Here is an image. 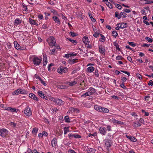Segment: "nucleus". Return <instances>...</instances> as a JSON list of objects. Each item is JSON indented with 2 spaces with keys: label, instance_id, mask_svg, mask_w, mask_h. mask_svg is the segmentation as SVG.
<instances>
[{
  "label": "nucleus",
  "instance_id": "f257e3e1",
  "mask_svg": "<svg viewBox=\"0 0 153 153\" xmlns=\"http://www.w3.org/2000/svg\"><path fill=\"white\" fill-rule=\"evenodd\" d=\"M94 108L97 111L101 112L107 113L109 111V110L107 108L97 105H95L94 106Z\"/></svg>",
  "mask_w": 153,
  "mask_h": 153
},
{
  "label": "nucleus",
  "instance_id": "f03ea898",
  "mask_svg": "<svg viewBox=\"0 0 153 153\" xmlns=\"http://www.w3.org/2000/svg\"><path fill=\"white\" fill-rule=\"evenodd\" d=\"M47 41L51 47L54 46L56 43L55 39L53 36H50L47 39Z\"/></svg>",
  "mask_w": 153,
  "mask_h": 153
},
{
  "label": "nucleus",
  "instance_id": "7ed1b4c3",
  "mask_svg": "<svg viewBox=\"0 0 153 153\" xmlns=\"http://www.w3.org/2000/svg\"><path fill=\"white\" fill-rule=\"evenodd\" d=\"M68 71V68L66 67L62 66H60L57 69L58 72L61 74H62L63 73H66Z\"/></svg>",
  "mask_w": 153,
  "mask_h": 153
},
{
  "label": "nucleus",
  "instance_id": "20e7f679",
  "mask_svg": "<svg viewBox=\"0 0 153 153\" xmlns=\"http://www.w3.org/2000/svg\"><path fill=\"white\" fill-rule=\"evenodd\" d=\"M41 59L37 57H35L33 59V61L34 65L37 66L39 65L41 62Z\"/></svg>",
  "mask_w": 153,
  "mask_h": 153
},
{
  "label": "nucleus",
  "instance_id": "39448f33",
  "mask_svg": "<svg viewBox=\"0 0 153 153\" xmlns=\"http://www.w3.org/2000/svg\"><path fill=\"white\" fill-rule=\"evenodd\" d=\"M8 131L5 128L0 129V135L3 137H5L8 134Z\"/></svg>",
  "mask_w": 153,
  "mask_h": 153
},
{
  "label": "nucleus",
  "instance_id": "423d86ee",
  "mask_svg": "<svg viewBox=\"0 0 153 153\" xmlns=\"http://www.w3.org/2000/svg\"><path fill=\"white\" fill-rule=\"evenodd\" d=\"M79 109L75 108L72 107H71L69 108L68 111L69 114H78L79 112ZM68 113V112H67Z\"/></svg>",
  "mask_w": 153,
  "mask_h": 153
},
{
  "label": "nucleus",
  "instance_id": "0eeeda50",
  "mask_svg": "<svg viewBox=\"0 0 153 153\" xmlns=\"http://www.w3.org/2000/svg\"><path fill=\"white\" fill-rule=\"evenodd\" d=\"M4 109L9 111L10 112H20L18 109H16L15 108H12L10 107H5L4 108Z\"/></svg>",
  "mask_w": 153,
  "mask_h": 153
},
{
  "label": "nucleus",
  "instance_id": "6e6552de",
  "mask_svg": "<svg viewBox=\"0 0 153 153\" xmlns=\"http://www.w3.org/2000/svg\"><path fill=\"white\" fill-rule=\"evenodd\" d=\"M55 102L57 105L59 106H61L64 105V102L61 99L56 98Z\"/></svg>",
  "mask_w": 153,
  "mask_h": 153
},
{
  "label": "nucleus",
  "instance_id": "1a4fd4ad",
  "mask_svg": "<svg viewBox=\"0 0 153 153\" xmlns=\"http://www.w3.org/2000/svg\"><path fill=\"white\" fill-rule=\"evenodd\" d=\"M109 121L110 122H112L114 123H117L120 125H123L124 124L123 122L116 120L115 119H114L113 118L111 119L109 118Z\"/></svg>",
  "mask_w": 153,
  "mask_h": 153
},
{
  "label": "nucleus",
  "instance_id": "9d476101",
  "mask_svg": "<svg viewBox=\"0 0 153 153\" xmlns=\"http://www.w3.org/2000/svg\"><path fill=\"white\" fill-rule=\"evenodd\" d=\"M99 50L100 52L101 53L104 54H105V47L102 46L100 45L99 47Z\"/></svg>",
  "mask_w": 153,
  "mask_h": 153
},
{
  "label": "nucleus",
  "instance_id": "9b49d317",
  "mask_svg": "<svg viewBox=\"0 0 153 153\" xmlns=\"http://www.w3.org/2000/svg\"><path fill=\"white\" fill-rule=\"evenodd\" d=\"M100 131L101 134L103 135H105L106 134V128L105 127H100Z\"/></svg>",
  "mask_w": 153,
  "mask_h": 153
},
{
  "label": "nucleus",
  "instance_id": "f8f14e48",
  "mask_svg": "<svg viewBox=\"0 0 153 153\" xmlns=\"http://www.w3.org/2000/svg\"><path fill=\"white\" fill-rule=\"evenodd\" d=\"M29 97L35 100L38 101V99L36 96L33 93H30L29 95Z\"/></svg>",
  "mask_w": 153,
  "mask_h": 153
},
{
  "label": "nucleus",
  "instance_id": "ddd939ff",
  "mask_svg": "<svg viewBox=\"0 0 153 153\" xmlns=\"http://www.w3.org/2000/svg\"><path fill=\"white\" fill-rule=\"evenodd\" d=\"M14 44L15 47L16 49L19 50H22V48L21 47L20 45L18 44L17 42L14 41Z\"/></svg>",
  "mask_w": 153,
  "mask_h": 153
},
{
  "label": "nucleus",
  "instance_id": "4468645a",
  "mask_svg": "<svg viewBox=\"0 0 153 153\" xmlns=\"http://www.w3.org/2000/svg\"><path fill=\"white\" fill-rule=\"evenodd\" d=\"M38 94L42 98L45 99V100H47L45 98V94L43 93V92L40 91H39L37 92Z\"/></svg>",
  "mask_w": 153,
  "mask_h": 153
},
{
  "label": "nucleus",
  "instance_id": "2eb2a0df",
  "mask_svg": "<svg viewBox=\"0 0 153 153\" xmlns=\"http://www.w3.org/2000/svg\"><path fill=\"white\" fill-rule=\"evenodd\" d=\"M57 139L55 138L53 139L51 141V144L53 147H55L57 144Z\"/></svg>",
  "mask_w": 153,
  "mask_h": 153
},
{
  "label": "nucleus",
  "instance_id": "dca6fc26",
  "mask_svg": "<svg viewBox=\"0 0 153 153\" xmlns=\"http://www.w3.org/2000/svg\"><path fill=\"white\" fill-rule=\"evenodd\" d=\"M53 19L56 23H57L59 24H60V22L59 19L58 17L56 16H54L52 18Z\"/></svg>",
  "mask_w": 153,
  "mask_h": 153
},
{
  "label": "nucleus",
  "instance_id": "f3484780",
  "mask_svg": "<svg viewBox=\"0 0 153 153\" xmlns=\"http://www.w3.org/2000/svg\"><path fill=\"white\" fill-rule=\"evenodd\" d=\"M20 88L14 91L12 93L13 95H18L20 94Z\"/></svg>",
  "mask_w": 153,
  "mask_h": 153
},
{
  "label": "nucleus",
  "instance_id": "a211bd4d",
  "mask_svg": "<svg viewBox=\"0 0 153 153\" xmlns=\"http://www.w3.org/2000/svg\"><path fill=\"white\" fill-rule=\"evenodd\" d=\"M105 144L107 147V150H108L109 148L111 146V145L110 144V140H107V141H106L105 142Z\"/></svg>",
  "mask_w": 153,
  "mask_h": 153
},
{
  "label": "nucleus",
  "instance_id": "6ab92c4d",
  "mask_svg": "<svg viewBox=\"0 0 153 153\" xmlns=\"http://www.w3.org/2000/svg\"><path fill=\"white\" fill-rule=\"evenodd\" d=\"M94 70V68L92 66L88 67L87 69V71L89 73L92 72Z\"/></svg>",
  "mask_w": 153,
  "mask_h": 153
},
{
  "label": "nucleus",
  "instance_id": "aec40b11",
  "mask_svg": "<svg viewBox=\"0 0 153 153\" xmlns=\"http://www.w3.org/2000/svg\"><path fill=\"white\" fill-rule=\"evenodd\" d=\"M22 20H20L19 19H16L14 21V23L16 25H19L21 23Z\"/></svg>",
  "mask_w": 153,
  "mask_h": 153
},
{
  "label": "nucleus",
  "instance_id": "412c9836",
  "mask_svg": "<svg viewBox=\"0 0 153 153\" xmlns=\"http://www.w3.org/2000/svg\"><path fill=\"white\" fill-rule=\"evenodd\" d=\"M68 62L70 64L72 65L77 62V59H69Z\"/></svg>",
  "mask_w": 153,
  "mask_h": 153
},
{
  "label": "nucleus",
  "instance_id": "4be33fe9",
  "mask_svg": "<svg viewBox=\"0 0 153 153\" xmlns=\"http://www.w3.org/2000/svg\"><path fill=\"white\" fill-rule=\"evenodd\" d=\"M24 113L25 114H30L31 112L30 109L28 107H27L24 111Z\"/></svg>",
  "mask_w": 153,
  "mask_h": 153
},
{
  "label": "nucleus",
  "instance_id": "5701e85b",
  "mask_svg": "<svg viewBox=\"0 0 153 153\" xmlns=\"http://www.w3.org/2000/svg\"><path fill=\"white\" fill-rule=\"evenodd\" d=\"M20 94H28L27 91L25 89L20 88Z\"/></svg>",
  "mask_w": 153,
  "mask_h": 153
},
{
  "label": "nucleus",
  "instance_id": "b1692460",
  "mask_svg": "<svg viewBox=\"0 0 153 153\" xmlns=\"http://www.w3.org/2000/svg\"><path fill=\"white\" fill-rule=\"evenodd\" d=\"M88 38L86 36L84 37L82 39L83 42L86 45H87L88 43Z\"/></svg>",
  "mask_w": 153,
  "mask_h": 153
},
{
  "label": "nucleus",
  "instance_id": "393cba45",
  "mask_svg": "<svg viewBox=\"0 0 153 153\" xmlns=\"http://www.w3.org/2000/svg\"><path fill=\"white\" fill-rule=\"evenodd\" d=\"M127 23H121V25L119 27L120 28H124L126 27Z\"/></svg>",
  "mask_w": 153,
  "mask_h": 153
},
{
  "label": "nucleus",
  "instance_id": "a878e982",
  "mask_svg": "<svg viewBox=\"0 0 153 153\" xmlns=\"http://www.w3.org/2000/svg\"><path fill=\"white\" fill-rule=\"evenodd\" d=\"M140 124L138 122H136L134 123L133 126L135 127H137L140 126Z\"/></svg>",
  "mask_w": 153,
  "mask_h": 153
},
{
  "label": "nucleus",
  "instance_id": "bb28decb",
  "mask_svg": "<svg viewBox=\"0 0 153 153\" xmlns=\"http://www.w3.org/2000/svg\"><path fill=\"white\" fill-rule=\"evenodd\" d=\"M89 91L91 93V95L93 94L94 93L96 92L95 89L92 87L90 88L89 89Z\"/></svg>",
  "mask_w": 153,
  "mask_h": 153
},
{
  "label": "nucleus",
  "instance_id": "cd10ccee",
  "mask_svg": "<svg viewBox=\"0 0 153 153\" xmlns=\"http://www.w3.org/2000/svg\"><path fill=\"white\" fill-rule=\"evenodd\" d=\"M29 20L30 21V23L32 25H36V23L35 21L34 20L30 18H29Z\"/></svg>",
  "mask_w": 153,
  "mask_h": 153
},
{
  "label": "nucleus",
  "instance_id": "c85d7f7f",
  "mask_svg": "<svg viewBox=\"0 0 153 153\" xmlns=\"http://www.w3.org/2000/svg\"><path fill=\"white\" fill-rule=\"evenodd\" d=\"M91 95V94L90 92L88 91L87 92L85 93L84 94L82 95H81L82 97H86L87 96H88Z\"/></svg>",
  "mask_w": 153,
  "mask_h": 153
},
{
  "label": "nucleus",
  "instance_id": "c756f323",
  "mask_svg": "<svg viewBox=\"0 0 153 153\" xmlns=\"http://www.w3.org/2000/svg\"><path fill=\"white\" fill-rule=\"evenodd\" d=\"M64 119H65V121L66 122H67V123L70 122V119L69 118L68 115L65 116L64 117Z\"/></svg>",
  "mask_w": 153,
  "mask_h": 153
},
{
  "label": "nucleus",
  "instance_id": "7c9ffc66",
  "mask_svg": "<svg viewBox=\"0 0 153 153\" xmlns=\"http://www.w3.org/2000/svg\"><path fill=\"white\" fill-rule=\"evenodd\" d=\"M100 35L101 36V38L99 39V41L102 42H104L105 40V37L102 34H100Z\"/></svg>",
  "mask_w": 153,
  "mask_h": 153
},
{
  "label": "nucleus",
  "instance_id": "2f4dec72",
  "mask_svg": "<svg viewBox=\"0 0 153 153\" xmlns=\"http://www.w3.org/2000/svg\"><path fill=\"white\" fill-rule=\"evenodd\" d=\"M115 16L118 19H120L121 18L120 13L119 14L118 12L116 11L115 13Z\"/></svg>",
  "mask_w": 153,
  "mask_h": 153
},
{
  "label": "nucleus",
  "instance_id": "473e14b6",
  "mask_svg": "<svg viewBox=\"0 0 153 153\" xmlns=\"http://www.w3.org/2000/svg\"><path fill=\"white\" fill-rule=\"evenodd\" d=\"M38 79L40 81L41 83L42 84L44 85L45 86H46V83H45V82L39 76H38Z\"/></svg>",
  "mask_w": 153,
  "mask_h": 153
},
{
  "label": "nucleus",
  "instance_id": "72a5a7b5",
  "mask_svg": "<svg viewBox=\"0 0 153 153\" xmlns=\"http://www.w3.org/2000/svg\"><path fill=\"white\" fill-rule=\"evenodd\" d=\"M128 139L133 142H136L137 141V139L133 137H130Z\"/></svg>",
  "mask_w": 153,
  "mask_h": 153
},
{
  "label": "nucleus",
  "instance_id": "f704fd0d",
  "mask_svg": "<svg viewBox=\"0 0 153 153\" xmlns=\"http://www.w3.org/2000/svg\"><path fill=\"white\" fill-rule=\"evenodd\" d=\"M114 45L115 46L117 50H118L119 51H120V49L119 48V46L117 43L116 42H114Z\"/></svg>",
  "mask_w": 153,
  "mask_h": 153
},
{
  "label": "nucleus",
  "instance_id": "c9c22d12",
  "mask_svg": "<svg viewBox=\"0 0 153 153\" xmlns=\"http://www.w3.org/2000/svg\"><path fill=\"white\" fill-rule=\"evenodd\" d=\"M106 5L110 9L112 8L113 6L108 1H107L106 3Z\"/></svg>",
  "mask_w": 153,
  "mask_h": 153
},
{
  "label": "nucleus",
  "instance_id": "e433bc0d",
  "mask_svg": "<svg viewBox=\"0 0 153 153\" xmlns=\"http://www.w3.org/2000/svg\"><path fill=\"white\" fill-rule=\"evenodd\" d=\"M69 127H65L64 128V134H66L67 132H68L69 131L68 129Z\"/></svg>",
  "mask_w": 153,
  "mask_h": 153
},
{
  "label": "nucleus",
  "instance_id": "4c0bfd02",
  "mask_svg": "<svg viewBox=\"0 0 153 153\" xmlns=\"http://www.w3.org/2000/svg\"><path fill=\"white\" fill-rule=\"evenodd\" d=\"M112 35L115 38L118 35V33L116 31H114L112 33Z\"/></svg>",
  "mask_w": 153,
  "mask_h": 153
},
{
  "label": "nucleus",
  "instance_id": "58836bf2",
  "mask_svg": "<svg viewBox=\"0 0 153 153\" xmlns=\"http://www.w3.org/2000/svg\"><path fill=\"white\" fill-rule=\"evenodd\" d=\"M38 130V129L35 128H34L32 131V132L33 134H36Z\"/></svg>",
  "mask_w": 153,
  "mask_h": 153
},
{
  "label": "nucleus",
  "instance_id": "ea45409f",
  "mask_svg": "<svg viewBox=\"0 0 153 153\" xmlns=\"http://www.w3.org/2000/svg\"><path fill=\"white\" fill-rule=\"evenodd\" d=\"M68 40H69L71 42L74 44V45H76V40H72L71 39L67 38Z\"/></svg>",
  "mask_w": 153,
  "mask_h": 153
},
{
  "label": "nucleus",
  "instance_id": "a19ab883",
  "mask_svg": "<svg viewBox=\"0 0 153 153\" xmlns=\"http://www.w3.org/2000/svg\"><path fill=\"white\" fill-rule=\"evenodd\" d=\"M88 14L91 21L94 22H95L96 21V19L93 17L92 16H91V14H90L89 13Z\"/></svg>",
  "mask_w": 153,
  "mask_h": 153
},
{
  "label": "nucleus",
  "instance_id": "79ce46f5",
  "mask_svg": "<svg viewBox=\"0 0 153 153\" xmlns=\"http://www.w3.org/2000/svg\"><path fill=\"white\" fill-rule=\"evenodd\" d=\"M88 150L90 153H94L95 152L96 150L94 149L89 148L88 149Z\"/></svg>",
  "mask_w": 153,
  "mask_h": 153
},
{
  "label": "nucleus",
  "instance_id": "37998d69",
  "mask_svg": "<svg viewBox=\"0 0 153 153\" xmlns=\"http://www.w3.org/2000/svg\"><path fill=\"white\" fill-rule=\"evenodd\" d=\"M52 110L54 114H56V113L59 111L58 109L55 108H52Z\"/></svg>",
  "mask_w": 153,
  "mask_h": 153
},
{
  "label": "nucleus",
  "instance_id": "c03bdc74",
  "mask_svg": "<svg viewBox=\"0 0 153 153\" xmlns=\"http://www.w3.org/2000/svg\"><path fill=\"white\" fill-rule=\"evenodd\" d=\"M77 82L75 81H73L72 82H69V85L70 86H72L76 84Z\"/></svg>",
  "mask_w": 153,
  "mask_h": 153
},
{
  "label": "nucleus",
  "instance_id": "a18cd8bd",
  "mask_svg": "<svg viewBox=\"0 0 153 153\" xmlns=\"http://www.w3.org/2000/svg\"><path fill=\"white\" fill-rule=\"evenodd\" d=\"M100 34L99 33H97V31L95 32V33L93 34V36L95 38H97L99 36Z\"/></svg>",
  "mask_w": 153,
  "mask_h": 153
},
{
  "label": "nucleus",
  "instance_id": "49530a36",
  "mask_svg": "<svg viewBox=\"0 0 153 153\" xmlns=\"http://www.w3.org/2000/svg\"><path fill=\"white\" fill-rule=\"evenodd\" d=\"M73 136L74 138H79L81 137V136L76 134H74Z\"/></svg>",
  "mask_w": 153,
  "mask_h": 153
},
{
  "label": "nucleus",
  "instance_id": "de8ad7c7",
  "mask_svg": "<svg viewBox=\"0 0 153 153\" xmlns=\"http://www.w3.org/2000/svg\"><path fill=\"white\" fill-rule=\"evenodd\" d=\"M54 64L53 63H51L48 66V70L50 71V70H51V67L52 66H53L54 65Z\"/></svg>",
  "mask_w": 153,
  "mask_h": 153
},
{
  "label": "nucleus",
  "instance_id": "09e8293b",
  "mask_svg": "<svg viewBox=\"0 0 153 153\" xmlns=\"http://www.w3.org/2000/svg\"><path fill=\"white\" fill-rule=\"evenodd\" d=\"M58 88L60 89H64L67 88V86L65 85H58Z\"/></svg>",
  "mask_w": 153,
  "mask_h": 153
},
{
  "label": "nucleus",
  "instance_id": "8fccbe9b",
  "mask_svg": "<svg viewBox=\"0 0 153 153\" xmlns=\"http://www.w3.org/2000/svg\"><path fill=\"white\" fill-rule=\"evenodd\" d=\"M10 125L13 127L15 128L16 126V124L14 122H11L10 123Z\"/></svg>",
  "mask_w": 153,
  "mask_h": 153
},
{
  "label": "nucleus",
  "instance_id": "3c124183",
  "mask_svg": "<svg viewBox=\"0 0 153 153\" xmlns=\"http://www.w3.org/2000/svg\"><path fill=\"white\" fill-rule=\"evenodd\" d=\"M69 34L72 36L73 37H75L76 36V34L75 33L72 32H70L69 33Z\"/></svg>",
  "mask_w": 153,
  "mask_h": 153
},
{
  "label": "nucleus",
  "instance_id": "603ef678",
  "mask_svg": "<svg viewBox=\"0 0 153 153\" xmlns=\"http://www.w3.org/2000/svg\"><path fill=\"white\" fill-rule=\"evenodd\" d=\"M94 74L97 77L99 76V74L98 73V71L97 69H96L94 72Z\"/></svg>",
  "mask_w": 153,
  "mask_h": 153
},
{
  "label": "nucleus",
  "instance_id": "864d4df0",
  "mask_svg": "<svg viewBox=\"0 0 153 153\" xmlns=\"http://www.w3.org/2000/svg\"><path fill=\"white\" fill-rule=\"evenodd\" d=\"M123 58L121 56H118L116 57V59L117 60H122Z\"/></svg>",
  "mask_w": 153,
  "mask_h": 153
},
{
  "label": "nucleus",
  "instance_id": "5fc2aeb1",
  "mask_svg": "<svg viewBox=\"0 0 153 153\" xmlns=\"http://www.w3.org/2000/svg\"><path fill=\"white\" fill-rule=\"evenodd\" d=\"M121 16H123V18H126V14L124 12H121L120 13Z\"/></svg>",
  "mask_w": 153,
  "mask_h": 153
},
{
  "label": "nucleus",
  "instance_id": "6e6d98bb",
  "mask_svg": "<svg viewBox=\"0 0 153 153\" xmlns=\"http://www.w3.org/2000/svg\"><path fill=\"white\" fill-rule=\"evenodd\" d=\"M115 6L116 7L118 8L120 10L122 9V7L121 6L118 4H116Z\"/></svg>",
  "mask_w": 153,
  "mask_h": 153
},
{
  "label": "nucleus",
  "instance_id": "4d7b16f0",
  "mask_svg": "<svg viewBox=\"0 0 153 153\" xmlns=\"http://www.w3.org/2000/svg\"><path fill=\"white\" fill-rule=\"evenodd\" d=\"M123 11L126 12V13H129L131 12V11L129 9H125L123 10Z\"/></svg>",
  "mask_w": 153,
  "mask_h": 153
},
{
  "label": "nucleus",
  "instance_id": "13d9d810",
  "mask_svg": "<svg viewBox=\"0 0 153 153\" xmlns=\"http://www.w3.org/2000/svg\"><path fill=\"white\" fill-rule=\"evenodd\" d=\"M146 39L149 42L151 43L153 41L149 37H146Z\"/></svg>",
  "mask_w": 153,
  "mask_h": 153
},
{
  "label": "nucleus",
  "instance_id": "bf43d9fd",
  "mask_svg": "<svg viewBox=\"0 0 153 153\" xmlns=\"http://www.w3.org/2000/svg\"><path fill=\"white\" fill-rule=\"evenodd\" d=\"M120 86L124 89H126V87L125 86L124 83L123 82L120 84Z\"/></svg>",
  "mask_w": 153,
  "mask_h": 153
},
{
  "label": "nucleus",
  "instance_id": "052dcab7",
  "mask_svg": "<svg viewBox=\"0 0 153 153\" xmlns=\"http://www.w3.org/2000/svg\"><path fill=\"white\" fill-rule=\"evenodd\" d=\"M128 44L132 46L133 47H134L136 45V44L134 43L133 42H129Z\"/></svg>",
  "mask_w": 153,
  "mask_h": 153
},
{
  "label": "nucleus",
  "instance_id": "680f3d73",
  "mask_svg": "<svg viewBox=\"0 0 153 153\" xmlns=\"http://www.w3.org/2000/svg\"><path fill=\"white\" fill-rule=\"evenodd\" d=\"M149 85L152 86L153 85V82L152 80H151L148 84Z\"/></svg>",
  "mask_w": 153,
  "mask_h": 153
},
{
  "label": "nucleus",
  "instance_id": "e2e57ef3",
  "mask_svg": "<svg viewBox=\"0 0 153 153\" xmlns=\"http://www.w3.org/2000/svg\"><path fill=\"white\" fill-rule=\"evenodd\" d=\"M122 80L123 81V82H126L127 80V79L126 77H123L121 78Z\"/></svg>",
  "mask_w": 153,
  "mask_h": 153
},
{
  "label": "nucleus",
  "instance_id": "0e129e2a",
  "mask_svg": "<svg viewBox=\"0 0 153 153\" xmlns=\"http://www.w3.org/2000/svg\"><path fill=\"white\" fill-rule=\"evenodd\" d=\"M38 17L39 18V19H43V16L41 14L39 15L38 16Z\"/></svg>",
  "mask_w": 153,
  "mask_h": 153
},
{
  "label": "nucleus",
  "instance_id": "69168bd1",
  "mask_svg": "<svg viewBox=\"0 0 153 153\" xmlns=\"http://www.w3.org/2000/svg\"><path fill=\"white\" fill-rule=\"evenodd\" d=\"M50 99L51 100V101H53V102H55V101L56 100V99L54 97H51L50 98Z\"/></svg>",
  "mask_w": 153,
  "mask_h": 153
},
{
  "label": "nucleus",
  "instance_id": "338daca9",
  "mask_svg": "<svg viewBox=\"0 0 153 153\" xmlns=\"http://www.w3.org/2000/svg\"><path fill=\"white\" fill-rule=\"evenodd\" d=\"M137 76L138 77V78L140 79H142V76L141 75L139 74H137Z\"/></svg>",
  "mask_w": 153,
  "mask_h": 153
},
{
  "label": "nucleus",
  "instance_id": "774afa93",
  "mask_svg": "<svg viewBox=\"0 0 153 153\" xmlns=\"http://www.w3.org/2000/svg\"><path fill=\"white\" fill-rule=\"evenodd\" d=\"M42 134L43 135V136H47L48 135L47 133L45 131H44L43 132Z\"/></svg>",
  "mask_w": 153,
  "mask_h": 153
}]
</instances>
